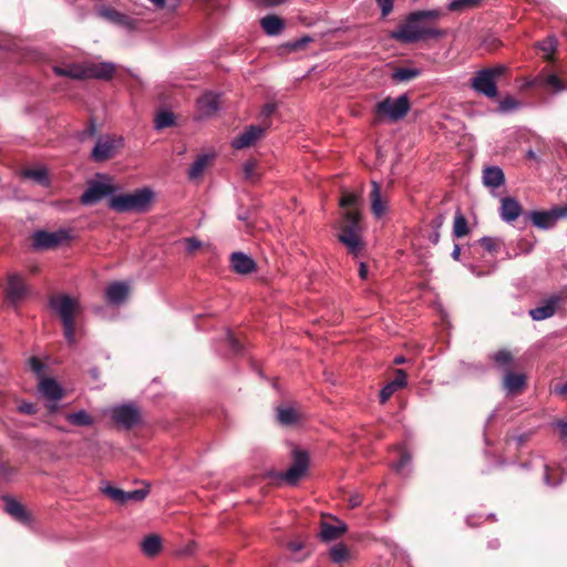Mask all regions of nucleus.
<instances>
[{
    "mask_svg": "<svg viewBox=\"0 0 567 567\" xmlns=\"http://www.w3.org/2000/svg\"><path fill=\"white\" fill-rule=\"evenodd\" d=\"M440 17L437 10H421L410 13L406 19L390 32V39L402 43H415L442 37L443 32L430 21Z\"/></svg>",
    "mask_w": 567,
    "mask_h": 567,
    "instance_id": "f257e3e1",
    "label": "nucleus"
},
{
    "mask_svg": "<svg viewBox=\"0 0 567 567\" xmlns=\"http://www.w3.org/2000/svg\"><path fill=\"white\" fill-rule=\"evenodd\" d=\"M49 305L60 316L64 338L69 344L73 346L75 343L74 319L80 311L79 300L68 295H58L50 298Z\"/></svg>",
    "mask_w": 567,
    "mask_h": 567,
    "instance_id": "f03ea898",
    "label": "nucleus"
},
{
    "mask_svg": "<svg viewBox=\"0 0 567 567\" xmlns=\"http://www.w3.org/2000/svg\"><path fill=\"white\" fill-rule=\"evenodd\" d=\"M154 198V192L147 187L138 188L130 194L113 196L110 207L118 213L146 212Z\"/></svg>",
    "mask_w": 567,
    "mask_h": 567,
    "instance_id": "7ed1b4c3",
    "label": "nucleus"
},
{
    "mask_svg": "<svg viewBox=\"0 0 567 567\" xmlns=\"http://www.w3.org/2000/svg\"><path fill=\"white\" fill-rule=\"evenodd\" d=\"M360 214L357 210L348 209L343 213L339 240L346 245L349 251L357 255L362 249V240L360 237Z\"/></svg>",
    "mask_w": 567,
    "mask_h": 567,
    "instance_id": "20e7f679",
    "label": "nucleus"
},
{
    "mask_svg": "<svg viewBox=\"0 0 567 567\" xmlns=\"http://www.w3.org/2000/svg\"><path fill=\"white\" fill-rule=\"evenodd\" d=\"M308 468L309 454L303 450L295 449L292 451V464L285 472L272 473L270 476L289 486H296L306 475Z\"/></svg>",
    "mask_w": 567,
    "mask_h": 567,
    "instance_id": "39448f33",
    "label": "nucleus"
},
{
    "mask_svg": "<svg viewBox=\"0 0 567 567\" xmlns=\"http://www.w3.org/2000/svg\"><path fill=\"white\" fill-rule=\"evenodd\" d=\"M410 100L406 94H402L395 99L385 97L375 105V112L390 121L396 122L402 120L410 111Z\"/></svg>",
    "mask_w": 567,
    "mask_h": 567,
    "instance_id": "423d86ee",
    "label": "nucleus"
},
{
    "mask_svg": "<svg viewBox=\"0 0 567 567\" xmlns=\"http://www.w3.org/2000/svg\"><path fill=\"white\" fill-rule=\"evenodd\" d=\"M123 137L116 135H101L97 137L91 152V158L94 162H104L114 157L117 151L123 146Z\"/></svg>",
    "mask_w": 567,
    "mask_h": 567,
    "instance_id": "0eeeda50",
    "label": "nucleus"
},
{
    "mask_svg": "<svg viewBox=\"0 0 567 567\" xmlns=\"http://www.w3.org/2000/svg\"><path fill=\"white\" fill-rule=\"evenodd\" d=\"M70 238V234L65 229L55 231L37 230L33 234L32 247L35 250H45L54 248Z\"/></svg>",
    "mask_w": 567,
    "mask_h": 567,
    "instance_id": "6e6552de",
    "label": "nucleus"
},
{
    "mask_svg": "<svg viewBox=\"0 0 567 567\" xmlns=\"http://www.w3.org/2000/svg\"><path fill=\"white\" fill-rule=\"evenodd\" d=\"M110 416L124 429H132L141 420L138 409L132 403L113 406L110 410Z\"/></svg>",
    "mask_w": 567,
    "mask_h": 567,
    "instance_id": "1a4fd4ad",
    "label": "nucleus"
},
{
    "mask_svg": "<svg viewBox=\"0 0 567 567\" xmlns=\"http://www.w3.org/2000/svg\"><path fill=\"white\" fill-rule=\"evenodd\" d=\"M472 87L474 91L488 99H494L498 94L496 81L492 72L485 71L484 69L480 70L472 79Z\"/></svg>",
    "mask_w": 567,
    "mask_h": 567,
    "instance_id": "9d476101",
    "label": "nucleus"
},
{
    "mask_svg": "<svg viewBox=\"0 0 567 567\" xmlns=\"http://www.w3.org/2000/svg\"><path fill=\"white\" fill-rule=\"evenodd\" d=\"M84 80L94 79L110 81L115 72V64L112 62H83Z\"/></svg>",
    "mask_w": 567,
    "mask_h": 567,
    "instance_id": "9b49d317",
    "label": "nucleus"
},
{
    "mask_svg": "<svg viewBox=\"0 0 567 567\" xmlns=\"http://www.w3.org/2000/svg\"><path fill=\"white\" fill-rule=\"evenodd\" d=\"M114 192L112 185L102 182H91L81 196L83 205H94Z\"/></svg>",
    "mask_w": 567,
    "mask_h": 567,
    "instance_id": "f8f14e48",
    "label": "nucleus"
},
{
    "mask_svg": "<svg viewBox=\"0 0 567 567\" xmlns=\"http://www.w3.org/2000/svg\"><path fill=\"white\" fill-rule=\"evenodd\" d=\"M266 130L260 125H250L231 141V146L236 150L249 147L264 136Z\"/></svg>",
    "mask_w": 567,
    "mask_h": 567,
    "instance_id": "ddd939ff",
    "label": "nucleus"
},
{
    "mask_svg": "<svg viewBox=\"0 0 567 567\" xmlns=\"http://www.w3.org/2000/svg\"><path fill=\"white\" fill-rule=\"evenodd\" d=\"M561 300H563L561 296L553 295L543 305H540L534 309H530L529 316L535 321L548 319L554 316L557 308L561 303Z\"/></svg>",
    "mask_w": 567,
    "mask_h": 567,
    "instance_id": "4468645a",
    "label": "nucleus"
},
{
    "mask_svg": "<svg viewBox=\"0 0 567 567\" xmlns=\"http://www.w3.org/2000/svg\"><path fill=\"white\" fill-rule=\"evenodd\" d=\"M532 85L549 87L554 93L567 90V86L561 82V80L555 73H550L547 68L539 72V74L533 80Z\"/></svg>",
    "mask_w": 567,
    "mask_h": 567,
    "instance_id": "2eb2a0df",
    "label": "nucleus"
},
{
    "mask_svg": "<svg viewBox=\"0 0 567 567\" xmlns=\"http://www.w3.org/2000/svg\"><path fill=\"white\" fill-rule=\"evenodd\" d=\"M230 267L239 275H248L256 270L255 260L241 251H235L230 255Z\"/></svg>",
    "mask_w": 567,
    "mask_h": 567,
    "instance_id": "dca6fc26",
    "label": "nucleus"
},
{
    "mask_svg": "<svg viewBox=\"0 0 567 567\" xmlns=\"http://www.w3.org/2000/svg\"><path fill=\"white\" fill-rule=\"evenodd\" d=\"M128 297V285L124 281H114L105 289L106 301L114 306L122 305Z\"/></svg>",
    "mask_w": 567,
    "mask_h": 567,
    "instance_id": "f3484780",
    "label": "nucleus"
},
{
    "mask_svg": "<svg viewBox=\"0 0 567 567\" xmlns=\"http://www.w3.org/2000/svg\"><path fill=\"white\" fill-rule=\"evenodd\" d=\"M39 391L48 401H60L64 395L63 388L53 378L48 377L41 378Z\"/></svg>",
    "mask_w": 567,
    "mask_h": 567,
    "instance_id": "a211bd4d",
    "label": "nucleus"
},
{
    "mask_svg": "<svg viewBox=\"0 0 567 567\" xmlns=\"http://www.w3.org/2000/svg\"><path fill=\"white\" fill-rule=\"evenodd\" d=\"M100 14L112 23L120 25L126 30H134L137 25V21L115 9L103 8Z\"/></svg>",
    "mask_w": 567,
    "mask_h": 567,
    "instance_id": "6ab92c4d",
    "label": "nucleus"
},
{
    "mask_svg": "<svg viewBox=\"0 0 567 567\" xmlns=\"http://www.w3.org/2000/svg\"><path fill=\"white\" fill-rule=\"evenodd\" d=\"M527 217L539 229H550L557 224L553 208L549 210H532L527 213Z\"/></svg>",
    "mask_w": 567,
    "mask_h": 567,
    "instance_id": "aec40b11",
    "label": "nucleus"
},
{
    "mask_svg": "<svg viewBox=\"0 0 567 567\" xmlns=\"http://www.w3.org/2000/svg\"><path fill=\"white\" fill-rule=\"evenodd\" d=\"M404 386H406V373L404 370L398 369L394 379L381 389L380 402L385 403L398 390Z\"/></svg>",
    "mask_w": 567,
    "mask_h": 567,
    "instance_id": "412c9836",
    "label": "nucleus"
},
{
    "mask_svg": "<svg viewBox=\"0 0 567 567\" xmlns=\"http://www.w3.org/2000/svg\"><path fill=\"white\" fill-rule=\"evenodd\" d=\"M522 214V206L513 197H504L501 200L499 216L506 223L516 220Z\"/></svg>",
    "mask_w": 567,
    "mask_h": 567,
    "instance_id": "4be33fe9",
    "label": "nucleus"
},
{
    "mask_svg": "<svg viewBox=\"0 0 567 567\" xmlns=\"http://www.w3.org/2000/svg\"><path fill=\"white\" fill-rule=\"evenodd\" d=\"M526 385V377L524 373H514L508 369L505 372L503 388L507 394H515L523 390Z\"/></svg>",
    "mask_w": 567,
    "mask_h": 567,
    "instance_id": "5701e85b",
    "label": "nucleus"
},
{
    "mask_svg": "<svg viewBox=\"0 0 567 567\" xmlns=\"http://www.w3.org/2000/svg\"><path fill=\"white\" fill-rule=\"evenodd\" d=\"M483 183L488 188H498L505 183V176L501 167L488 166L483 171Z\"/></svg>",
    "mask_w": 567,
    "mask_h": 567,
    "instance_id": "b1692460",
    "label": "nucleus"
},
{
    "mask_svg": "<svg viewBox=\"0 0 567 567\" xmlns=\"http://www.w3.org/2000/svg\"><path fill=\"white\" fill-rule=\"evenodd\" d=\"M371 189V210L377 218H380L386 212V202L381 197V186L378 182L373 181Z\"/></svg>",
    "mask_w": 567,
    "mask_h": 567,
    "instance_id": "393cba45",
    "label": "nucleus"
},
{
    "mask_svg": "<svg viewBox=\"0 0 567 567\" xmlns=\"http://www.w3.org/2000/svg\"><path fill=\"white\" fill-rule=\"evenodd\" d=\"M53 72L59 76H65L73 80H84L83 62L55 65L53 66Z\"/></svg>",
    "mask_w": 567,
    "mask_h": 567,
    "instance_id": "a878e982",
    "label": "nucleus"
},
{
    "mask_svg": "<svg viewBox=\"0 0 567 567\" xmlns=\"http://www.w3.org/2000/svg\"><path fill=\"white\" fill-rule=\"evenodd\" d=\"M7 293L12 302H17L24 296L25 285L21 276L17 274L9 276Z\"/></svg>",
    "mask_w": 567,
    "mask_h": 567,
    "instance_id": "bb28decb",
    "label": "nucleus"
},
{
    "mask_svg": "<svg viewBox=\"0 0 567 567\" xmlns=\"http://www.w3.org/2000/svg\"><path fill=\"white\" fill-rule=\"evenodd\" d=\"M3 501H4V511L10 516H12L16 520H18L20 523L25 524L29 522V515H28L27 511L24 509V507L19 502H17L16 499H13L12 497H9V496H4Z\"/></svg>",
    "mask_w": 567,
    "mask_h": 567,
    "instance_id": "cd10ccee",
    "label": "nucleus"
},
{
    "mask_svg": "<svg viewBox=\"0 0 567 567\" xmlns=\"http://www.w3.org/2000/svg\"><path fill=\"white\" fill-rule=\"evenodd\" d=\"M198 109L204 116H210L219 109V95L213 92L205 93L198 100Z\"/></svg>",
    "mask_w": 567,
    "mask_h": 567,
    "instance_id": "c85d7f7f",
    "label": "nucleus"
},
{
    "mask_svg": "<svg viewBox=\"0 0 567 567\" xmlns=\"http://www.w3.org/2000/svg\"><path fill=\"white\" fill-rule=\"evenodd\" d=\"M262 30L267 35L275 37L284 30V21L275 14H268L260 20Z\"/></svg>",
    "mask_w": 567,
    "mask_h": 567,
    "instance_id": "c756f323",
    "label": "nucleus"
},
{
    "mask_svg": "<svg viewBox=\"0 0 567 567\" xmlns=\"http://www.w3.org/2000/svg\"><path fill=\"white\" fill-rule=\"evenodd\" d=\"M65 420L74 426H92L94 417L85 410L68 413Z\"/></svg>",
    "mask_w": 567,
    "mask_h": 567,
    "instance_id": "7c9ffc66",
    "label": "nucleus"
},
{
    "mask_svg": "<svg viewBox=\"0 0 567 567\" xmlns=\"http://www.w3.org/2000/svg\"><path fill=\"white\" fill-rule=\"evenodd\" d=\"M347 530L344 524L331 525L328 523L321 524L320 536L323 540L330 542L339 538Z\"/></svg>",
    "mask_w": 567,
    "mask_h": 567,
    "instance_id": "2f4dec72",
    "label": "nucleus"
},
{
    "mask_svg": "<svg viewBox=\"0 0 567 567\" xmlns=\"http://www.w3.org/2000/svg\"><path fill=\"white\" fill-rule=\"evenodd\" d=\"M210 158H212V156L208 154L198 156L188 169V178L189 179L199 178L203 175L205 168L207 167Z\"/></svg>",
    "mask_w": 567,
    "mask_h": 567,
    "instance_id": "473e14b6",
    "label": "nucleus"
},
{
    "mask_svg": "<svg viewBox=\"0 0 567 567\" xmlns=\"http://www.w3.org/2000/svg\"><path fill=\"white\" fill-rule=\"evenodd\" d=\"M536 47L544 53L546 61H554V53L557 50V39L554 35H549L544 41L537 42Z\"/></svg>",
    "mask_w": 567,
    "mask_h": 567,
    "instance_id": "72a5a7b5",
    "label": "nucleus"
},
{
    "mask_svg": "<svg viewBox=\"0 0 567 567\" xmlns=\"http://www.w3.org/2000/svg\"><path fill=\"white\" fill-rule=\"evenodd\" d=\"M329 557L333 563L340 564L350 558V550L344 544L338 543L329 549Z\"/></svg>",
    "mask_w": 567,
    "mask_h": 567,
    "instance_id": "f704fd0d",
    "label": "nucleus"
},
{
    "mask_svg": "<svg viewBox=\"0 0 567 567\" xmlns=\"http://www.w3.org/2000/svg\"><path fill=\"white\" fill-rule=\"evenodd\" d=\"M161 538L157 535H148L142 542V550L147 556L156 555L161 549Z\"/></svg>",
    "mask_w": 567,
    "mask_h": 567,
    "instance_id": "c9c22d12",
    "label": "nucleus"
},
{
    "mask_svg": "<svg viewBox=\"0 0 567 567\" xmlns=\"http://www.w3.org/2000/svg\"><path fill=\"white\" fill-rule=\"evenodd\" d=\"M277 417L282 425H292L298 421L297 411L291 406L278 408Z\"/></svg>",
    "mask_w": 567,
    "mask_h": 567,
    "instance_id": "e433bc0d",
    "label": "nucleus"
},
{
    "mask_svg": "<svg viewBox=\"0 0 567 567\" xmlns=\"http://www.w3.org/2000/svg\"><path fill=\"white\" fill-rule=\"evenodd\" d=\"M398 453H399V461L393 464V468L400 475H406L409 473V466L411 464L412 456L404 449H400Z\"/></svg>",
    "mask_w": 567,
    "mask_h": 567,
    "instance_id": "4c0bfd02",
    "label": "nucleus"
},
{
    "mask_svg": "<svg viewBox=\"0 0 567 567\" xmlns=\"http://www.w3.org/2000/svg\"><path fill=\"white\" fill-rule=\"evenodd\" d=\"M420 70L414 68H399L393 74L392 79L398 82L411 81L420 75Z\"/></svg>",
    "mask_w": 567,
    "mask_h": 567,
    "instance_id": "58836bf2",
    "label": "nucleus"
},
{
    "mask_svg": "<svg viewBox=\"0 0 567 567\" xmlns=\"http://www.w3.org/2000/svg\"><path fill=\"white\" fill-rule=\"evenodd\" d=\"M445 216L443 214H437L432 220H431V227L432 231L429 235V240L436 245L440 241V228L444 224Z\"/></svg>",
    "mask_w": 567,
    "mask_h": 567,
    "instance_id": "ea45409f",
    "label": "nucleus"
},
{
    "mask_svg": "<svg viewBox=\"0 0 567 567\" xmlns=\"http://www.w3.org/2000/svg\"><path fill=\"white\" fill-rule=\"evenodd\" d=\"M150 494V485L144 488L124 492V504L128 502H142Z\"/></svg>",
    "mask_w": 567,
    "mask_h": 567,
    "instance_id": "a19ab883",
    "label": "nucleus"
},
{
    "mask_svg": "<svg viewBox=\"0 0 567 567\" xmlns=\"http://www.w3.org/2000/svg\"><path fill=\"white\" fill-rule=\"evenodd\" d=\"M174 115L172 112L162 111L155 117V128L162 130L165 127H169L174 124Z\"/></svg>",
    "mask_w": 567,
    "mask_h": 567,
    "instance_id": "79ce46f5",
    "label": "nucleus"
},
{
    "mask_svg": "<svg viewBox=\"0 0 567 567\" xmlns=\"http://www.w3.org/2000/svg\"><path fill=\"white\" fill-rule=\"evenodd\" d=\"M522 103L512 96H506L499 101L498 110L502 113H511L520 109Z\"/></svg>",
    "mask_w": 567,
    "mask_h": 567,
    "instance_id": "37998d69",
    "label": "nucleus"
},
{
    "mask_svg": "<svg viewBox=\"0 0 567 567\" xmlns=\"http://www.w3.org/2000/svg\"><path fill=\"white\" fill-rule=\"evenodd\" d=\"M468 227H467V220L466 218L458 214L454 218V226H453V234L455 237L460 238L467 234Z\"/></svg>",
    "mask_w": 567,
    "mask_h": 567,
    "instance_id": "c03bdc74",
    "label": "nucleus"
},
{
    "mask_svg": "<svg viewBox=\"0 0 567 567\" xmlns=\"http://www.w3.org/2000/svg\"><path fill=\"white\" fill-rule=\"evenodd\" d=\"M478 243L486 251L492 254L496 252L503 244L501 239L494 237H482Z\"/></svg>",
    "mask_w": 567,
    "mask_h": 567,
    "instance_id": "a18cd8bd",
    "label": "nucleus"
},
{
    "mask_svg": "<svg viewBox=\"0 0 567 567\" xmlns=\"http://www.w3.org/2000/svg\"><path fill=\"white\" fill-rule=\"evenodd\" d=\"M492 358L502 368H508L513 361V355L508 350H499Z\"/></svg>",
    "mask_w": 567,
    "mask_h": 567,
    "instance_id": "49530a36",
    "label": "nucleus"
},
{
    "mask_svg": "<svg viewBox=\"0 0 567 567\" xmlns=\"http://www.w3.org/2000/svg\"><path fill=\"white\" fill-rule=\"evenodd\" d=\"M103 492L112 498L115 503L123 505L124 504V492L121 488L113 487V486H106L103 488Z\"/></svg>",
    "mask_w": 567,
    "mask_h": 567,
    "instance_id": "de8ad7c7",
    "label": "nucleus"
},
{
    "mask_svg": "<svg viewBox=\"0 0 567 567\" xmlns=\"http://www.w3.org/2000/svg\"><path fill=\"white\" fill-rule=\"evenodd\" d=\"M225 342H226L230 353L237 354L240 352L241 346L230 331L226 332Z\"/></svg>",
    "mask_w": 567,
    "mask_h": 567,
    "instance_id": "09e8293b",
    "label": "nucleus"
},
{
    "mask_svg": "<svg viewBox=\"0 0 567 567\" xmlns=\"http://www.w3.org/2000/svg\"><path fill=\"white\" fill-rule=\"evenodd\" d=\"M96 134V124L94 121H91L90 124L78 133V140L80 142H85L86 140L95 136Z\"/></svg>",
    "mask_w": 567,
    "mask_h": 567,
    "instance_id": "8fccbe9b",
    "label": "nucleus"
},
{
    "mask_svg": "<svg viewBox=\"0 0 567 567\" xmlns=\"http://www.w3.org/2000/svg\"><path fill=\"white\" fill-rule=\"evenodd\" d=\"M544 484L549 487H557L561 484L563 478L558 477L557 480H554L550 474V468L548 465H544V476H543Z\"/></svg>",
    "mask_w": 567,
    "mask_h": 567,
    "instance_id": "3c124183",
    "label": "nucleus"
},
{
    "mask_svg": "<svg viewBox=\"0 0 567 567\" xmlns=\"http://www.w3.org/2000/svg\"><path fill=\"white\" fill-rule=\"evenodd\" d=\"M359 196L353 193H344L340 199V206L346 209L348 207H353L358 204Z\"/></svg>",
    "mask_w": 567,
    "mask_h": 567,
    "instance_id": "603ef678",
    "label": "nucleus"
},
{
    "mask_svg": "<svg viewBox=\"0 0 567 567\" xmlns=\"http://www.w3.org/2000/svg\"><path fill=\"white\" fill-rule=\"evenodd\" d=\"M475 2H476L475 0H452L449 3L447 9L450 11H460L467 7L473 6Z\"/></svg>",
    "mask_w": 567,
    "mask_h": 567,
    "instance_id": "864d4df0",
    "label": "nucleus"
},
{
    "mask_svg": "<svg viewBox=\"0 0 567 567\" xmlns=\"http://www.w3.org/2000/svg\"><path fill=\"white\" fill-rule=\"evenodd\" d=\"M25 175L42 185L47 184L48 182V175L44 169L28 171Z\"/></svg>",
    "mask_w": 567,
    "mask_h": 567,
    "instance_id": "5fc2aeb1",
    "label": "nucleus"
},
{
    "mask_svg": "<svg viewBox=\"0 0 567 567\" xmlns=\"http://www.w3.org/2000/svg\"><path fill=\"white\" fill-rule=\"evenodd\" d=\"M200 247H202V241L198 240L197 238L189 237V238L185 239V249L187 250V252H194L195 250H197Z\"/></svg>",
    "mask_w": 567,
    "mask_h": 567,
    "instance_id": "6e6d98bb",
    "label": "nucleus"
},
{
    "mask_svg": "<svg viewBox=\"0 0 567 567\" xmlns=\"http://www.w3.org/2000/svg\"><path fill=\"white\" fill-rule=\"evenodd\" d=\"M377 2L381 9L382 17L390 14L393 9L394 0H377Z\"/></svg>",
    "mask_w": 567,
    "mask_h": 567,
    "instance_id": "4d7b16f0",
    "label": "nucleus"
},
{
    "mask_svg": "<svg viewBox=\"0 0 567 567\" xmlns=\"http://www.w3.org/2000/svg\"><path fill=\"white\" fill-rule=\"evenodd\" d=\"M18 411L27 415H33L37 413L35 405L31 402H22L18 406Z\"/></svg>",
    "mask_w": 567,
    "mask_h": 567,
    "instance_id": "13d9d810",
    "label": "nucleus"
},
{
    "mask_svg": "<svg viewBox=\"0 0 567 567\" xmlns=\"http://www.w3.org/2000/svg\"><path fill=\"white\" fill-rule=\"evenodd\" d=\"M30 368L37 373L41 374L44 370V364L35 357L29 359Z\"/></svg>",
    "mask_w": 567,
    "mask_h": 567,
    "instance_id": "bf43d9fd",
    "label": "nucleus"
},
{
    "mask_svg": "<svg viewBox=\"0 0 567 567\" xmlns=\"http://www.w3.org/2000/svg\"><path fill=\"white\" fill-rule=\"evenodd\" d=\"M554 426L559 429L560 439L565 442H567V421L565 420H558L553 423Z\"/></svg>",
    "mask_w": 567,
    "mask_h": 567,
    "instance_id": "052dcab7",
    "label": "nucleus"
},
{
    "mask_svg": "<svg viewBox=\"0 0 567 567\" xmlns=\"http://www.w3.org/2000/svg\"><path fill=\"white\" fill-rule=\"evenodd\" d=\"M362 504V495L353 493L348 497V505L350 508H355Z\"/></svg>",
    "mask_w": 567,
    "mask_h": 567,
    "instance_id": "680f3d73",
    "label": "nucleus"
},
{
    "mask_svg": "<svg viewBox=\"0 0 567 567\" xmlns=\"http://www.w3.org/2000/svg\"><path fill=\"white\" fill-rule=\"evenodd\" d=\"M485 71H491L494 80L496 81L499 76H502L506 72V66L496 65L494 68L484 69Z\"/></svg>",
    "mask_w": 567,
    "mask_h": 567,
    "instance_id": "e2e57ef3",
    "label": "nucleus"
},
{
    "mask_svg": "<svg viewBox=\"0 0 567 567\" xmlns=\"http://www.w3.org/2000/svg\"><path fill=\"white\" fill-rule=\"evenodd\" d=\"M553 210L556 216V221L561 218H567V205L553 207Z\"/></svg>",
    "mask_w": 567,
    "mask_h": 567,
    "instance_id": "0e129e2a",
    "label": "nucleus"
},
{
    "mask_svg": "<svg viewBox=\"0 0 567 567\" xmlns=\"http://www.w3.org/2000/svg\"><path fill=\"white\" fill-rule=\"evenodd\" d=\"M254 169H255V164L251 163V162H247L245 163L244 165V175H245V178L246 179H254Z\"/></svg>",
    "mask_w": 567,
    "mask_h": 567,
    "instance_id": "69168bd1",
    "label": "nucleus"
},
{
    "mask_svg": "<svg viewBox=\"0 0 567 567\" xmlns=\"http://www.w3.org/2000/svg\"><path fill=\"white\" fill-rule=\"evenodd\" d=\"M276 104L275 103H267L266 105H264L262 110H261V116L264 117H269L270 115H272L276 111Z\"/></svg>",
    "mask_w": 567,
    "mask_h": 567,
    "instance_id": "338daca9",
    "label": "nucleus"
},
{
    "mask_svg": "<svg viewBox=\"0 0 567 567\" xmlns=\"http://www.w3.org/2000/svg\"><path fill=\"white\" fill-rule=\"evenodd\" d=\"M554 392L556 394H559V395H563V396H567V382L564 383V384L556 385Z\"/></svg>",
    "mask_w": 567,
    "mask_h": 567,
    "instance_id": "774afa93",
    "label": "nucleus"
}]
</instances>
